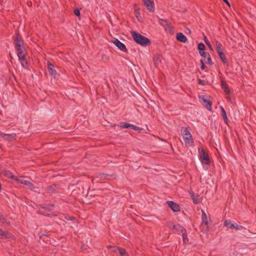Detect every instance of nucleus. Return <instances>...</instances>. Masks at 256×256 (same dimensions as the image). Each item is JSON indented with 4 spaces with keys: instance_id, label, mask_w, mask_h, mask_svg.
Listing matches in <instances>:
<instances>
[{
    "instance_id": "nucleus-31",
    "label": "nucleus",
    "mask_w": 256,
    "mask_h": 256,
    "mask_svg": "<svg viewBox=\"0 0 256 256\" xmlns=\"http://www.w3.org/2000/svg\"><path fill=\"white\" fill-rule=\"evenodd\" d=\"M171 228L174 230H180L181 232L184 231V230L183 227H182V226H180V225H172L171 226Z\"/></svg>"
},
{
    "instance_id": "nucleus-25",
    "label": "nucleus",
    "mask_w": 256,
    "mask_h": 256,
    "mask_svg": "<svg viewBox=\"0 0 256 256\" xmlns=\"http://www.w3.org/2000/svg\"><path fill=\"white\" fill-rule=\"evenodd\" d=\"M218 54L219 56L220 57L221 60L224 64H228V60H227L226 57L224 54L223 52L218 53Z\"/></svg>"
},
{
    "instance_id": "nucleus-34",
    "label": "nucleus",
    "mask_w": 256,
    "mask_h": 256,
    "mask_svg": "<svg viewBox=\"0 0 256 256\" xmlns=\"http://www.w3.org/2000/svg\"><path fill=\"white\" fill-rule=\"evenodd\" d=\"M131 128L134 130L140 132L142 130V128L139 127H138L136 126H134L132 124Z\"/></svg>"
},
{
    "instance_id": "nucleus-36",
    "label": "nucleus",
    "mask_w": 256,
    "mask_h": 256,
    "mask_svg": "<svg viewBox=\"0 0 256 256\" xmlns=\"http://www.w3.org/2000/svg\"><path fill=\"white\" fill-rule=\"evenodd\" d=\"M193 202L195 204H198L200 202V198L199 196H195L192 198Z\"/></svg>"
},
{
    "instance_id": "nucleus-38",
    "label": "nucleus",
    "mask_w": 256,
    "mask_h": 256,
    "mask_svg": "<svg viewBox=\"0 0 256 256\" xmlns=\"http://www.w3.org/2000/svg\"><path fill=\"white\" fill-rule=\"evenodd\" d=\"M74 14L76 16H80V11L78 9H76L74 10Z\"/></svg>"
},
{
    "instance_id": "nucleus-45",
    "label": "nucleus",
    "mask_w": 256,
    "mask_h": 256,
    "mask_svg": "<svg viewBox=\"0 0 256 256\" xmlns=\"http://www.w3.org/2000/svg\"><path fill=\"white\" fill-rule=\"evenodd\" d=\"M86 68H88V66L86 65L85 68H84V70H86Z\"/></svg>"
},
{
    "instance_id": "nucleus-23",
    "label": "nucleus",
    "mask_w": 256,
    "mask_h": 256,
    "mask_svg": "<svg viewBox=\"0 0 256 256\" xmlns=\"http://www.w3.org/2000/svg\"><path fill=\"white\" fill-rule=\"evenodd\" d=\"M220 110L222 111V116L223 118L224 122L226 124H228V117H227V116H226V110H224V108L222 106H220Z\"/></svg>"
},
{
    "instance_id": "nucleus-35",
    "label": "nucleus",
    "mask_w": 256,
    "mask_h": 256,
    "mask_svg": "<svg viewBox=\"0 0 256 256\" xmlns=\"http://www.w3.org/2000/svg\"><path fill=\"white\" fill-rule=\"evenodd\" d=\"M49 234H48V233L46 234L42 232H40V239H43L44 237H48Z\"/></svg>"
},
{
    "instance_id": "nucleus-7",
    "label": "nucleus",
    "mask_w": 256,
    "mask_h": 256,
    "mask_svg": "<svg viewBox=\"0 0 256 256\" xmlns=\"http://www.w3.org/2000/svg\"><path fill=\"white\" fill-rule=\"evenodd\" d=\"M144 6L146 9L150 12H154L155 10V6L154 0H142Z\"/></svg>"
},
{
    "instance_id": "nucleus-14",
    "label": "nucleus",
    "mask_w": 256,
    "mask_h": 256,
    "mask_svg": "<svg viewBox=\"0 0 256 256\" xmlns=\"http://www.w3.org/2000/svg\"><path fill=\"white\" fill-rule=\"evenodd\" d=\"M167 204L170 208L174 212L180 211V208L178 204L172 201H168Z\"/></svg>"
},
{
    "instance_id": "nucleus-27",
    "label": "nucleus",
    "mask_w": 256,
    "mask_h": 256,
    "mask_svg": "<svg viewBox=\"0 0 256 256\" xmlns=\"http://www.w3.org/2000/svg\"><path fill=\"white\" fill-rule=\"evenodd\" d=\"M0 222L3 224H6L8 226L10 225V222H6V218L1 212H0Z\"/></svg>"
},
{
    "instance_id": "nucleus-33",
    "label": "nucleus",
    "mask_w": 256,
    "mask_h": 256,
    "mask_svg": "<svg viewBox=\"0 0 256 256\" xmlns=\"http://www.w3.org/2000/svg\"><path fill=\"white\" fill-rule=\"evenodd\" d=\"M182 232L184 242L185 244H187L188 242V238L186 234L185 233V232H186L185 230H184V231Z\"/></svg>"
},
{
    "instance_id": "nucleus-40",
    "label": "nucleus",
    "mask_w": 256,
    "mask_h": 256,
    "mask_svg": "<svg viewBox=\"0 0 256 256\" xmlns=\"http://www.w3.org/2000/svg\"><path fill=\"white\" fill-rule=\"evenodd\" d=\"M208 83V81H198L200 84L205 85Z\"/></svg>"
},
{
    "instance_id": "nucleus-43",
    "label": "nucleus",
    "mask_w": 256,
    "mask_h": 256,
    "mask_svg": "<svg viewBox=\"0 0 256 256\" xmlns=\"http://www.w3.org/2000/svg\"><path fill=\"white\" fill-rule=\"evenodd\" d=\"M64 218H66L67 220H74V217L67 218L66 216H65Z\"/></svg>"
},
{
    "instance_id": "nucleus-44",
    "label": "nucleus",
    "mask_w": 256,
    "mask_h": 256,
    "mask_svg": "<svg viewBox=\"0 0 256 256\" xmlns=\"http://www.w3.org/2000/svg\"><path fill=\"white\" fill-rule=\"evenodd\" d=\"M223 1L228 6H230V3L228 2V0H223Z\"/></svg>"
},
{
    "instance_id": "nucleus-17",
    "label": "nucleus",
    "mask_w": 256,
    "mask_h": 256,
    "mask_svg": "<svg viewBox=\"0 0 256 256\" xmlns=\"http://www.w3.org/2000/svg\"><path fill=\"white\" fill-rule=\"evenodd\" d=\"M26 54H22L20 55L18 54V56L22 66L24 68H27L28 67V63L26 59Z\"/></svg>"
},
{
    "instance_id": "nucleus-32",
    "label": "nucleus",
    "mask_w": 256,
    "mask_h": 256,
    "mask_svg": "<svg viewBox=\"0 0 256 256\" xmlns=\"http://www.w3.org/2000/svg\"><path fill=\"white\" fill-rule=\"evenodd\" d=\"M162 21L166 23V26H165V29L166 30H168L169 31H171L172 30V28L170 25L168 23V22L166 20H162Z\"/></svg>"
},
{
    "instance_id": "nucleus-22",
    "label": "nucleus",
    "mask_w": 256,
    "mask_h": 256,
    "mask_svg": "<svg viewBox=\"0 0 256 256\" xmlns=\"http://www.w3.org/2000/svg\"><path fill=\"white\" fill-rule=\"evenodd\" d=\"M198 49L200 55H204V54L205 46L203 43L200 42L198 44Z\"/></svg>"
},
{
    "instance_id": "nucleus-2",
    "label": "nucleus",
    "mask_w": 256,
    "mask_h": 256,
    "mask_svg": "<svg viewBox=\"0 0 256 256\" xmlns=\"http://www.w3.org/2000/svg\"><path fill=\"white\" fill-rule=\"evenodd\" d=\"M198 150L199 152V159L203 167L206 170H207L210 164L208 154V152H206L203 148H198Z\"/></svg>"
},
{
    "instance_id": "nucleus-12",
    "label": "nucleus",
    "mask_w": 256,
    "mask_h": 256,
    "mask_svg": "<svg viewBox=\"0 0 256 256\" xmlns=\"http://www.w3.org/2000/svg\"><path fill=\"white\" fill-rule=\"evenodd\" d=\"M16 182L18 184H21L27 186L28 188L30 190H34L35 188L34 185L32 183H31L28 180L24 179H20L18 178L16 179Z\"/></svg>"
},
{
    "instance_id": "nucleus-42",
    "label": "nucleus",
    "mask_w": 256,
    "mask_h": 256,
    "mask_svg": "<svg viewBox=\"0 0 256 256\" xmlns=\"http://www.w3.org/2000/svg\"><path fill=\"white\" fill-rule=\"evenodd\" d=\"M42 240L44 242H47V241H48V237H47V238H46V237H44V238H43V239H42Z\"/></svg>"
},
{
    "instance_id": "nucleus-21",
    "label": "nucleus",
    "mask_w": 256,
    "mask_h": 256,
    "mask_svg": "<svg viewBox=\"0 0 256 256\" xmlns=\"http://www.w3.org/2000/svg\"><path fill=\"white\" fill-rule=\"evenodd\" d=\"M176 38L178 41L184 43L187 41L186 37L182 32H179L176 34Z\"/></svg>"
},
{
    "instance_id": "nucleus-29",
    "label": "nucleus",
    "mask_w": 256,
    "mask_h": 256,
    "mask_svg": "<svg viewBox=\"0 0 256 256\" xmlns=\"http://www.w3.org/2000/svg\"><path fill=\"white\" fill-rule=\"evenodd\" d=\"M204 42H205V43L206 44V46L208 47L210 50L212 51L213 50V48L212 47V46L210 44V42L207 39V38H206V36H204Z\"/></svg>"
},
{
    "instance_id": "nucleus-30",
    "label": "nucleus",
    "mask_w": 256,
    "mask_h": 256,
    "mask_svg": "<svg viewBox=\"0 0 256 256\" xmlns=\"http://www.w3.org/2000/svg\"><path fill=\"white\" fill-rule=\"evenodd\" d=\"M120 253V256H128V254L126 252L125 250L122 248H116Z\"/></svg>"
},
{
    "instance_id": "nucleus-26",
    "label": "nucleus",
    "mask_w": 256,
    "mask_h": 256,
    "mask_svg": "<svg viewBox=\"0 0 256 256\" xmlns=\"http://www.w3.org/2000/svg\"><path fill=\"white\" fill-rule=\"evenodd\" d=\"M216 46L218 54L223 52L222 44L217 40L216 42Z\"/></svg>"
},
{
    "instance_id": "nucleus-15",
    "label": "nucleus",
    "mask_w": 256,
    "mask_h": 256,
    "mask_svg": "<svg viewBox=\"0 0 256 256\" xmlns=\"http://www.w3.org/2000/svg\"><path fill=\"white\" fill-rule=\"evenodd\" d=\"M12 237V234L8 231H4L0 228V238L8 239Z\"/></svg>"
},
{
    "instance_id": "nucleus-5",
    "label": "nucleus",
    "mask_w": 256,
    "mask_h": 256,
    "mask_svg": "<svg viewBox=\"0 0 256 256\" xmlns=\"http://www.w3.org/2000/svg\"><path fill=\"white\" fill-rule=\"evenodd\" d=\"M200 103L208 110H212V103L209 100L208 96H198Z\"/></svg>"
},
{
    "instance_id": "nucleus-10",
    "label": "nucleus",
    "mask_w": 256,
    "mask_h": 256,
    "mask_svg": "<svg viewBox=\"0 0 256 256\" xmlns=\"http://www.w3.org/2000/svg\"><path fill=\"white\" fill-rule=\"evenodd\" d=\"M224 225L228 228L232 229L240 230L242 228V226H238L237 224L232 223L230 220H225L224 223Z\"/></svg>"
},
{
    "instance_id": "nucleus-19",
    "label": "nucleus",
    "mask_w": 256,
    "mask_h": 256,
    "mask_svg": "<svg viewBox=\"0 0 256 256\" xmlns=\"http://www.w3.org/2000/svg\"><path fill=\"white\" fill-rule=\"evenodd\" d=\"M221 82H222V88L224 90L226 95L227 96V98H230V88H228V84L225 82V81H221Z\"/></svg>"
},
{
    "instance_id": "nucleus-3",
    "label": "nucleus",
    "mask_w": 256,
    "mask_h": 256,
    "mask_svg": "<svg viewBox=\"0 0 256 256\" xmlns=\"http://www.w3.org/2000/svg\"><path fill=\"white\" fill-rule=\"evenodd\" d=\"M131 34L134 42L142 46H147L150 43L147 38L136 32H132Z\"/></svg>"
},
{
    "instance_id": "nucleus-13",
    "label": "nucleus",
    "mask_w": 256,
    "mask_h": 256,
    "mask_svg": "<svg viewBox=\"0 0 256 256\" xmlns=\"http://www.w3.org/2000/svg\"><path fill=\"white\" fill-rule=\"evenodd\" d=\"M46 191L48 194L59 192V188L56 184L48 186L46 188Z\"/></svg>"
},
{
    "instance_id": "nucleus-4",
    "label": "nucleus",
    "mask_w": 256,
    "mask_h": 256,
    "mask_svg": "<svg viewBox=\"0 0 256 256\" xmlns=\"http://www.w3.org/2000/svg\"><path fill=\"white\" fill-rule=\"evenodd\" d=\"M182 136L186 147H189L193 144L194 140L188 128H184L182 131Z\"/></svg>"
},
{
    "instance_id": "nucleus-18",
    "label": "nucleus",
    "mask_w": 256,
    "mask_h": 256,
    "mask_svg": "<svg viewBox=\"0 0 256 256\" xmlns=\"http://www.w3.org/2000/svg\"><path fill=\"white\" fill-rule=\"evenodd\" d=\"M1 174L3 176H4L14 180L16 182V178H18L16 176H14L10 170H2L1 171Z\"/></svg>"
},
{
    "instance_id": "nucleus-20",
    "label": "nucleus",
    "mask_w": 256,
    "mask_h": 256,
    "mask_svg": "<svg viewBox=\"0 0 256 256\" xmlns=\"http://www.w3.org/2000/svg\"><path fill=\"white\" fill-rule=\"evenodd\" d=\"M200 56L204 58V60H202L205 62V63L210 65L212 64V61L210 56L208 53L204 52V55H200Z\"/></svg>"
},
{
    "instance_id": "nucleus-37",
    "label": "nucleus",
    "mask_w": 256,
    "mask_h": 256,
    "mask_svg": "<svg viewBox=\"0 0 256 256\" xmlns=\"http://www.w3.org/2000/svg\"><path fill=\"white\" fill-rule=\"evenodd\" d=\"M48 212H43L42 211V210H40V212L42 214L44 215V216H50V214L48 212Z\"/></svg>"
},
{
    "instance_id": "nucleus-9",
    "label": "nucleus",
    "mask_w": 256,
    "mask_h": 256,
    "mask_svg": "<svg viewBox=\"0 0 256 256\" xmlns=\"http://www.w3.org/2000/svg\"><path fill=\"white\" fill-rule=\"evenodd\" d=\"M162 57L160 54H157L154 56L153 62L154 66L157 68H159L162 66Z\"/></svg>"
},
{
    "instance_id": "nucleus-28",
    "label": "nucleus",
    "mask_w": 256,
    "mask_h": 256,
    "mask_svg": "<svg viewBox=\"0 0 256 256\" xmlns=\"http://www.w3.org/2000/svg\"><path fill=\"white\" fill-rule=\"evenodd\" d=\"M120 127L123 128H131L132 124L127 122H120L119 124Z\"/></svg>"
},
{
    "instance_id": "nucleus-39",
    "label": "nucleus",
    "mask_w": 256,
    "mask_h": 256,
    "mask_svg": "<svg viewBox=\"0 0 256 256\" xmlns=\"http://www.w3.org/2000/svg\"><path fill=\"white\" fill-rule=\"evenodd\" d=\"M205 62L202 60H200V64H201V68L202 70H204V63Z\"/></svg>"
},
{
    "instance_id": "nucleus-41",
    "label": "nucleus",
    "mask_w": 256,
    "mask_h": 256,
    "mask_svg": "<svg viewBox=\"0 0 256 256\" xmlns=\"http://www.w3.org/2000/svg\"><path fill=\"white\" fill-rule=\"evenodd\" d=\"M190 196L191 198H192V199L193 198H194V197H195V196H194V192H192V191H190Z\"/></svg>"
},
{
    "instance_id": "nucleus-24",
    "label": "nucleus",
    "mask_w": 256,
    "mask_h": 256,
    "mask_svg": "<svg viewBox=\"0 0 256 256\" xmlns=\"http://www.w3.org/2000/svg\"><path fill=\"white\" fill-rule=\"evenodd\" d=\"M54 207V206L53 204H43L42 206V210H48V211L52 210Z\"/></svg>"
},
{
    "instance_id": "nucleus-1",
    "label": "nucleus",
    "mask_w": 256,
    "mask_h": 256,
    "mask_svg": "<svg viewBox=\"0 0 256 256\" xmlns=\"http://www.w3.org/2000/svg\"><path fill=\"white\" fill-rule=\"evenodd\" d=\"M13 40L14 48L18 52V54L20 55L22 54H26L24 41L18 33H16V36H13Z\"/></svg>"
},
{
    "instance_id": "nucleus-8",
    "label": "nucleus",
    "mask_w": 256,
    "mask_h": 256,
    "mask_svg": "<svg viewBox=\"0 0 256 256\" xmlns=\"http://www.w3.org/2000/svg\"><path fill=\"white\" fill-rule=\"evenodd\" d=\"M48 66V70L50 74L52 76H53L54 78H58V74L56 72V70L54 69V65L50 63V62L48 61L47 62Z\"/></svg>"
},
{
    "instance_id": "nucleus-16",
    "label": "nucleus",
    "mask_w": 256,
    "mask_h": 256,
    "mask_svg": "<svg viewBox=\"0 0 256 256\" xmlns=\"http://www.w3.org/2000/svg\"><path fill=\"white\" fill-rule=\"evenodd\" d=\"M0 136L4 140H8V142H12L16 140L15 137L13 134H6L2 132L0 130Z\"/></svg>"
},
{
    "instance_id": "nucleus-11",
    "label": "nucleus",
    "mask_w": 256,
    "mask_h": 256,
    "mask_svg": "<svg viewBox=\"0 0 256 256\" xmlns=\"http://www.w3.org/2000/svg\"><path fill=\"white\" fill-rule=\"evenodd\" d=\"M119 50L124 52H126L127 49L126 46L118 39H115L112 42Z\"/></svg>"
},
{
    "instance_id": "nucleus-46",
    "label": "nucleus",
    "mask_w": 256,
    "mask_h": 256,
    "mask_svg": "<svg viewBox=\"0 0 256 256\" xmlns=\"http://www.w3.org/2000/svg\"><path fill=\"white\" fill-rule=\"evenodd\" d=\"M3 2V0H0V3Z\"/></svg>"
},
{
    "instance_id": "nucleus-6",
    "label": "nucleus",
    "mask_w": 256,
    "mask_h": 256,
    "mask_svg": "<svg viewBox=\"0 0 256 256\" xmlns=\"http://www.w3.org/2000/svg\"><path fill=\"white\" fill-rule=\"evenodd\" d=\"M202 224L201 228L206 232L208 230V218L205 212L202 210Z\"/></svg>"
}]
</instances>
